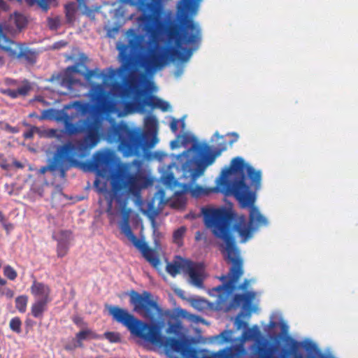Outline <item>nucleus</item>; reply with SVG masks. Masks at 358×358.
<instances>
[{
    "label": "nucleus",
    "instance_id": "nucleus-18",
    "mask_svg": "<svg viewBox=\"0 0 358 358\" xmlns=\"http://www.w3.org/2000/svg\"><path fill=\"white\" fill-rule=\"evenodd\" d=\"M140 46V36L134 34V37L129 40V43L127 45H122L120 49V56L122 57V59L123 62V65L124 68H128L131 65L132 63V57L131 55V51H129L130 48L131 50H136Z\"/></svg>",
    "mask_w": 358,
    "mask_h": 358
},
{
    "label": "nucleus",
    "instance_id": "nucleus-37",
    "mask_svg": "<svg viewBox=\"0 0 358 358\" xmlns=\"http://www.w3.org/2000/svg\"><path fill=\"white\" fill-rule=\"evenodd\" d=\"M66 8V16L69 20H71L73 16L75 13V9L73 5L69 4L65 6Z\"/></svg>",
    "mask_w": 358,
    "mask_h": 358
},
{
    "label": "nucleus",
    "instance_id": "nucleus-38",
    "mask_svg": "<svg viewBox=\"0 0 358 358\" xmlns=\"http://www.w3.org/2000/svg\"><path fill=\"white\" fill-rule=\"evenodd\" d=\"M0 167L3 170H8L9 164L3 154L0 153Z\"/></svg>",
    "mask_w": 358,
    "mask_h": 358
},
{
    "label": "nucleus",
    "instance_id": "nucleus-57",
    "mask_svg": "<svg viewBox=\"0 0 358 358\" xmlns=\"http://www.w3.org/2000/svg\"><path fill=\"white\" fill-rule=\"evenodd\" d=\"M3 62H4V61H3V58L1 56H0V64H3Z\"/></svg>",
    "mask_w": 358,
    "mask_h": 358
},
{
    "label": "nucleus",
    "instance_id": "nucleus-28",
    "mask_svg": "<svg viewBox=\"0 0 358 358\" xmlns=\"http://www.w3.org/2000/svg\"><path fill=\"white\" fill-rule=\"evenodd\" d=\"M69 245L68 241H58L57 245V254L58 257H63L67 255L69 252Z\"/></svg>",
    "mask_w": 358,
    "mask_h": 358
},
{
    "label": "nucleus",
    "instance_id": "nucleus-54",
    "mask_svg": "<svg viewBox=\"0 0 358 358\" xmlns=\"http://www.w3.org/2000/svg\"><path fill=\"white\" fill-rule=\"evenodd\" d=\"M73 322L76 324L78 325L80 324V322H81V319L80 318H75L73 320Z\"/></svg>",
    "mask_w": 358,
    "mask_h": 358
},
{
    "label": "nucleus",
    "instance_id": "nucleus-51",
    "mask_svg": "<svg viewBox=\"0 0 358 358\" xmlns=\"http://www.w3.org/2000/svg\"><path fill=\"white\" fill-rule=\"evenodd\" d=\"M80 106L82 107L81 110H82L83 113H85L87 109V108H88L87 105H86V104H80Z\"/></svg>",
    "mask_w": 358,
    "mask_h": 358
},
{
    "label": "nucleus",
    "instance_id": "nucleus-16",
    "mask_svg": "<svg viewBox=\"0 0 358 358\" xmlns=\"http://www.w3.org/2000/svg\"><path fill=\"white\" fill-rule=\"evenodd\" d=\"M203 265L199 263L189 261L185 266V273L189 275L190 282L198 288L203 287Z\"/></svg>",
    "mask_w": 358,
    "mask_h": 358
},
{
    "label": "nucleus",
    "instance_id": "nucleus-40",
    "mask_svg": "<svg viewBox=\"0 0 358 358\" xmlns=\"http://www.w3.org/2000/svg\"><path fill=\"white\" fill-rule=\"evenodd\" d=\"M176 180L174 178V176L172 174H169L166 178V183L169 185H175L176 184Z\"/></svg>",
    "mask_w": 358,
    "mask_h": 358
},
{
    "label": "nucleus",
    "instance_id": "nucleus-20",
    "mask_svg": "<svg viewBox=\"0 0 358 358\" xmlns=\"http://www.w3.org/2000/svg\"><path fill=\"white\" fill-rule=\"evenodd\" d=\"M31 293L36 297H41L39 300H48L50 301V288L48 285L34 280L31 287Z\"/></svg>",
    "mask_w": 358,
    "mask_h": 358
},
{
    "label": "nucleus",
    "instance_id": "nucleus-21",
    "mask_svg": "<svg viewBox=\"0 0 358 358\" xmlns=\"http://www.w3.org/2000/svg\"><path fill=\"white\" fill-rule=\"evenodd\" d=\"M31 90V86L28 81H25L23 85L17 90L0 89V93L7 95L11 99H16L19 96H26Z\"/></svg>",
    "mask_w": 358,
    "mask_h": 358
},
{
    "label": "nucleus",
    "instance_id": "nucleus-45",
    "mask_svg": "<svg viewBox=\"0 0 358 358\" xmlns=\"http://www.w3.org/2000/svg\"><path fill=\"white\" fill-rule=\"evenodd\" d=\"M6 128L8 131L13 134L18 132V129L16 127H11L9 124H6Z\"/></svg>",
    "mask_w": 358,
    "mask_h": 358
},
{
    "label": "nucleus",
    "instance_id": "nucleus-56",
    "mask_svg": "<svg viewBox=\"0 0 358 358\" xmlns=\"http://www.w3.org/2000/svg\"><path fill=\"white\" fill-rule=\"evenodd\" d=\"M320 358H334V357H329V356H327V355H322Z\"/></svg>",
    "mask_w": 358,
    "mask_h": 358
},
{
    "label": "nucleus",
    "instance_id": "nucleus-46",
    "mask_svg": "<svg viewBox=\"0 0 358 358\" xmlns=\"http://www.w3.org/2000/svg\"><path fill=\"white\" fill-rule=\"evenodd\" d=\"M34 324V322L30 319H27L25 320V325L27 328H31Z\"/></svg>",
    "mask_w": 358,
    "mask_h": 358
},
{
    "label": "nucleus",
    "instance_id": "nucleus-4",
    "mask_svg": "<svg viewBox=\"0 0 358 358\" xmlns=\"http://www.w3.org/2000/svg\"><path fill=\"white\" fill-rule=\"evenodd\" d=\"M157 126L154 116L146 117L144 130L114 122L107 129V139L110 143H117V149L123 156L141 157L158 143Z\"/></svg>",
    "mask_w": 358,
    "mask_h": 358
},
{
    "label": "nucleus",
    "instance_id": "nucleus-23",
    "mask_svg": "<svg viewBox=\"0 0 358 358\" xmlns=\"http://www.w3.org/2000/svg\"><path fill=\"white\" fill-rule=\"evenodd\" d=\"M48 300H36L31 307V314L35 318H42L44 312L47 310Z\"/></svg>",
    "mask_w": 358,
    "mask_h": 358
},
{
    "label": "nucleus",
    "instance_id": "nucleus-7",
    "mask_svg": "<svg viewBox=\"0 0 358 358\" xmlns=\"http://www.w3.org/2000/svg\"><path fill=\"white\" fill-rule=\"evenodd\" d=\"M64 124L65 131L67 134L84 133L85 136L82 139L71 143L73 145L72 152H75L79 158L85 157L90 150L94 148L100 141L101 137V122L96 117L92 119H86L81 122L78 126L71 122L72 117L66 113H62L60 117Z\"/></svg>",
    "mask_w": 358,
    "mask_h": 358
},
{
    "label": "nucleus",
    "instance_id": "nucleus-3",
    "mask_svg": "<svg viewBox=\"0 0 358 358\" xmlns=\"http://www.w3.org/2000/svg\"><path fill=\"white\" fill-rule=\"evenodd\" d=\"M108 311L113 320L127 327L132 335L145 342L163 347L167 352L178 353L182 358H236L232 347L214 353L205 349L191 347V341L180 332L181 327L178 324H171L169 332L176 334L178 338L165 337L157 324L141 321L126 309L117 306H110Z\"/></svg>",
    "mask_w": 358,
    "mask_h": 358
},
{
    "label": "nucleus",
    "instance_id": "nucleus-58",
    "mask_svg": "<svg viewBox=\"0 0 358 358\" xmlns=\"http://www.w3.org/2000/svg\"><path fill=\"white\" fill-rule=\"evenodd\" d=\"M97 358H99V357H97Z\"/></svg>",
    "mask_w": 358,
    "mask_h": 358
},
{
    "label": "nucleus",
    "instance_id": "nucleus-17",
    "mask_svg": "<svg viewBox=\"0 0 358 358\" xmlns=\"http://www.w3.org/2000/svg\"><path fill=\"white\" fill-rule=\"evenodd\" d=\"M255 296V292H248L244 294H236L234 296L231 301V306L236 308L242 306L243 310L245 311L246 315H250L255 308L252 306V301Z\"/></svg>",
    "mask_w": 358,
    "mask_h": 358
},
{
    "label": "nucleus",
    "instance_id": "nucleus-33",
    "mask_svg": "<svg viewBox=\"0 0 358 358\" xmlns=\"http://www.w3.org/2000/svg\"><path fill=\"white\" fill-rule=\"evenodd\" d=\"M3 275L9 280H14L17 276V271L10 265H7L3 268Z\"/></svg>",
    "mask_w": 358,
    "mask_h": 358
},
{
    "label": "nucleus",
    "instance_id": "nucleus-30",
    "mask_svg": "<svg viewBox=\"0 0 358 358\" xmlns=\"http://www.w3.org/2000/svg\"><path fill=\"white\" fill-rule=\"evenodd\" d=\"M56 152L54 154L53 158L49 162L48 165L42 166L39 169L41 174H45L47 171L55 172L56 171Z\"/></svg>",
    "mask_w": 358,
    "mask_h": 358
},
{
    "label": "nucleus",
    "instance_id": "nucleus-22",
    "mask_svg": "<svg viewBox=\"0 0 358 358\" xmlns=\"http://www.w3.org/2000/svg\"><path fill=\"white\" fill-rule=\"evenodd\" d=\"M180 261H174L172 263H168L166 265V271L171 276L175 277L180 271L185 273V266L188 264L189 260L179 258Z\"/></svg>",
    "mask_w": 358,
    "mask_h": 358
},
{
    "label": "nucleus",
    "instance_id": "nucleus-24",
    "mask_svg": "<svg viewBox=\"0 0 358 358\" xmlns=\"http://www.w3.org/2000/svg\"><path fill=\"white\" fill-rule=\"evenodd\" d=\"M99 337L100 336L98 334L90 329L82 330L76 334V342L78 343L79 348L83 347V341L89 339H98Z\"/></svg>",
    "mask_w": 358,
    "mask_h": 358
},
{
    "label": "nucleus",
    "instance_id": "nucleus-8",
    "mask_svg": "<svg viewBox=\"0 0 358 358\" xmlns=\"http://www.w3.org/2000/svg\"><path fill=\"white\" fill-rule=\"evenodd\" d=\"M121 96L129 99L124 101L125 109L128 112L143 111L145 106L159 108L163 112L167 111L170 108L168 102L155 96L148 94L145 90L133 82H129L122 89Z\"/></svg>",
    "mask_w": 358,
    "mask_h": 358
},
{
    "label": "nucleus",
    "instance_id": "nucleus-14",
    "mask_svg": "<svg viewBox=\"0 0 358 358\" xmlns=\"http://www.w3.org/2000/svg\"><path fill=\"white\" fill-rule=\"evenodd\" d=\"M73 145L68 142L59 145L56 150V171L58 170L62 178L66 176V172L71 166L77 164L76 157H79L72 152Z\"/></svg>",
    "mask_w": 358,
    "mask_h": 358
},
{
    "label": "nucleus",
    "instance_id": "nucleus-9",
    "mask_svg": "<svg viewBox=\"0 0 358 358\" xmlns=\"http://www.w3.org/2000/svg\"><path fill=\"white\" fill-rule=\"evenodd\" d=\"M289 339V348H282L265 340L257 341L250 348L251 358H304L299 352L302 343Z\"/></svg>",
    "mask_w": 358,
    "mask_h": 358
},
{
    "label": "nucleus",
    "instance_id": "nucleus-50",
    "mask_svg": "<svg viewBox=\"0 0 358 358\" xmlns=\"http://www.w3.org/2000/svg\"><path fill=\"white\" fill-rule=\"evenodd\" d=\"M5 217L3 215V214L2 213V212L0 211V222L4 224H5Z\"/></svg>",
    "mask_w": 358,
    "mask_h": 358
},
{
    "label": "nucleus",
    "instance_id": "nucleus-25",
    "mask_svg": "<svg viewBox=\"0 0 358 358\" xmlns=\"http://www.w3.org/2000/svg\"><path fill=\"white\" fill-rule=\"evenodd\" d=\"M231 335H232L231 330H224V331H222L220 334L215 335L214 336H212L210 338V341L217 342L220 343H231V342H233Z\"/></svg>",
    "mask_w": 358,
    "mask_h": 358
},
{
    "label": "nucleus",
    "instance_id": "nucleus-15",
    "mask_svg": "<svg viewBox=\"0 0 358 358\" xmlns=\"http://www.w3.org/2000/svg\"><path fill=\"white\" fill-rule=\"evenodd\" d=\"M90 166L100 176H108L112 171L113 162L111 157L106 152H97L93 156Z\"/></svg>",
    "mask_w": 358,
    "mask_h": 358
},
{
    "label": "nucleus",
    "instance_id": "nucleus-53",
    "mask_svg": "<svg viewBox=\"0 0 358 358\" xmlns=\"http://www.w3.org/2000/svg\"><path fill=\"white\" fill-rule=\"evenodd\" d=\"M200 238H201V233H200V231H196V236H195V239L196 241H199Z\"/></svg>",
    "mask_w": 358,
    "mask_h": 358
},
{
    "label": "nucleus",
    "instance_id": "nucleus-10",
    "mask_svg": "<svg viewBox=\"0 0 358 358\" xmlns=\"http://www.w3.org/2000/svg\"><path fill=\"white\" fill-rule=\"evenodd\" d=\"M131 209L122 208V222L120 229L122 232L143 255V257L155 268H157L160 264V260L154 250L150 248L147 243L138 238L133 233L130 224L129 217Z\"/></svg>",
    "mask_w": 358,
    "mask_h": 358
},
{
    "label": "nucleus",
    "instance_id": "nucleus-34",
    "mask_svg": "<svg viewBox=\"0 0 358 358\" xmlns=\"http://www.w3.org/2000/svg\"><path fill=\"white\" fill-rule=\"evenodd\" d=\"M104 337L110 343H120L121 337L119 333L113 331H107L103 334Z\"/></svg>",
    "mask_w": 358,
    "mask_h": 358
},
{
    "label": "nucleus",
    "instance_id": "nucleus-12",
    "mask_svg": "<svg viewBox=\"0 0 358 358\" xmlns=\"http://www.w3.org/2000/svg\"><path fill=\"white\" fill-rule=\"evenodd\" d=\"M129 302L135 312L150 320H155L162 311L157 301L152 299L151 293L148 291H143L141 294L134 290L131 291Z\"/></svg>",
    "mask_w": 358,
    "mask_h": 358
},
{
    "label": "nucleus",
    "instance_id": "nucleus-11",
    "mask_svg": "<svg viewBox=\"0 0 358 358\" xmlns=\"http://www.w3.org/2000/svg\"><path fill=\"white\" fill-rule=\"evenodd\" d=\"M110 185L113 198L117 202H120L126 195H137L140 192L136 175L127 171L113 174Z\"/></svg>",
    "mask_w": 358,
    "mask_h": 358
},
{
    "label": "nucleus",
    "instance_id": "nucleus-32",
    "mask_svg": "<svg viewBox=\"0 0 358 358\" xmlns=\"http://www.w3.org/2000/svg\"><path fill=\"white\" fill-rule=\"evenodd\" d=\"M186 232V227H180L178 229H177L174 232L173 235V241L176 243H180L182 241V239Z\"/></svg>",
    "mask_w": 358,
    "mask_h": 358
},
{
    "label": "nucleus",
    "instance_id": "nucleus-42",
    "mask_svg": "<svg viewBox=\"0 0 358 358\" xmlns=\"http://www.w3.org/2000/svg\"><path fill=\"white\" fill-rule=\"evenodd\" d=\"M77 348H79V346H78V343H77L76 341V343H71V344H66L64 345V349L66 351H73L75 349H76Z\"/></svg>",
    "mask_w": 358,
    "mask_h": 358
},
{
    "label": "nucleus",
    "instance_id": "nucleus-39",
    "mask_svg": "<svg viewBox=\"0 0 358 358\" xmlns=\"http://www.w3.org/2000/svg\"><path fill=\"white\" fill-rule=\"evenodd\" d=\"M37 130V127H32L29 130L23 134V137L26 139H30L34 137V132Z\"/></svg>",
    "mask_w": 358,
    "mask_h": 358
},
{
    "label": "nucleus",
    "instance_id": "nucleus-2",
    "mask_svg": "<svg viewBox=\"0 0 358 358\" xmlns=\"http://www.w3.org/2000/svg\"><path fill=\"white\" fill-rule=\"evenodd\" d=\"M134 5L140 0H124ZM202 0H180L175 17L159 19L155 13L152 3H142L144 10L141 20L145 23L150 34L149 49L145 60L148 70H160L166 64L176 60L186 62L193 51L199 48L201 30L193 20Z\"/></svg>",
    "mask_w": 358,
    "mask_h": 358
},
{
    "label": "nucleus",
    "instance_id": "nucleus-27",
    "mask_svg": "<svg viewBox=\"0 0 358 358\" xmlns=\"http://www.w3.org/2000/svg\"><path fill=\"white\" fill-rule=\"evenodd\" d=\"M10 20L18 29L24 28L27 22L26 17L23 15L17 13H14V15L11 16Z\"/></svg>",
    "mask_w": 358,
    "mask_h": 358
},
{
    "label": "nucleus",
    "instance_id": "nucleus-55",
    "mask_svg": "<svg viewBox=\"0 0 358 358\" xmlns=\"http://www.w3.org/2000/svg\"><path fill=\"white\" fill-rule=\"evenodd\" d=\"M6 5V3L4 2L3 0H0V7H4V6Z\"/></svg>",
    "mask_w": 358,
    "mask_h": 358
},
{
    "label": "nucleus",
    "instance_id": "nucleus-52",
    "mask_svg": "<svg viewBox=\"0 0 358 358\" xmlns=\"http://www.w3.org/2000/svg\"><path fill=\"white\" fill-rule=\"evenodd\" d=\"M231 135L234 137V139L230 142L231 144L233 143V142L237 141L238 137V134L236 133H232Z\"/></svg>",
    "mask_w": 358,
    "mask_h": 358
},
{
    "label": "nucleus",
    "instance_id": "nucleus-6",
    "mask_svg": "<svg viewBox=\"0 0 358 358\" xmlns=\"http://www.w3.org/2000/svg\"><path fill=\"white\" fill-rule=\"evenodd\" d=\"M226 145L220 149L211 150L206 144L194 143L192 150L196 154V157L187 160L182 165V177L187 180L184 183V189L189 192L192 196L199 197L208 193L206 189L195 185L197 179L203 174L206 169L213 164L222 151L226 150Z\"/></svg>",
    "mask_w": 358,
    "mask_h": 358
},
{
    "label": "nucleus",
    "instance_id": "nucleus-29",
    "mask_svg": "<svg viewBox=\"0 0 358 358\" xmlns=\"http://www.w3.org/2000/svg\"><path fill=\"white\" fill-rule=\"evenodd\" d=\"M22 320L19 317H13L9 322V327L13 332L20 334L22 332Z\"/></svg>",
    "mask_w": 358,
    "mask_h": 358
},
{
    "label": "nucleus",
    "instance_id": "nucleus-47",
    "mask_svg": "<svg viewBox=\"0 0 358 358\" xmlns=\"http://www.w3.org/2000/svg\"><path fill=\"white\" fill-rule=\"evenodd\" d=\"M6 83L7 85H16L17 80L11 79V78H6Z\"/></svg>",
    "mask_w": 358,
    "mask_h": 358
},
{
    "label": "nucleus",
    "instance_id": "nucleus-43",
    "mask_svg": "<svg viewBox=\"0 0 358 358\" xmlns=\"http://www.w3.org/2000/svg\"><path fill=\"white\" fill-rule=\"evenodd\" d=\"M5 295L6 297L11 299L14 296V292L12 289L7 288L5 291Z\"/></svg>",
    "mask_w": 358,
    "mask_h": 358
},
{
    "label": "nucleus",
    "instance_id": "nucleus-19",
    "mask_svg": "<svg viewBox=\"0 0 358 358\" xmlns=\"http://www.w3.org/2000/svg\"><path fill=\"white\" fill-rule=\"evenodd\" d=\"M229 272H230V269L229 270L227 275H223L221 277H220V280L223 282V284L218 285L216 287L213 288L214 291L219 292V293L223 292L224 294H225L227 295H229L236 289L245 290L247 289L248 284H249V282L248 280H245L244 282L242 284H241L238 287H237L236 285V282L238 281V280L243 275V274L237 279V280L233 282V289L231 290V289L225 287V285H227L228 282H229L231 281Z\"/></svg>",
    "mask_w": 358,
    "mask_h": 358
},
{
    "label": "nucleus",
    "instance_id": "nucleus-26",
    "mask_svg": "<svg viewBox=\"0 0 358 358\" xmlns=\"http://www.w3.org/2000/svg\"><path fill=\"white\" fill-rule=\"evenodd\" d=\"M15 308L22 313H25L28 303V296L27 295H20L15 298Z\"/></svg>",
    "mask_w": 358,
    "mask_h": 358
},
{
    "label": "nucleus",
    "instance_id": "nucleus-49",
    "mask_svg": "<svg viewBox=\"0 0 358 358\" xmlns=\"http://www.w3.org/2000/svg\"><path fill=\"white\" fill-rule=\"evenodd\" d=\"M305 347H306V350H310L312 348H316L315 345L313 343H310V342H309L308 343V345H306Z\"/></svg>",
    "mask_w": 358,
    "mask_h": 358
},
{
    "label": "nucleus",
    "instance_id": "nucleus-1",
    "mask_svg": "<svg viewBox=\"0 0 358 358\" xmlns=\"http://www.w3.org/2000/svg\"><path fill=\"white\" fill-rule=\"evenodd\" d=\"M262 172L245 162L241 157H234L229 166L224 168L217 180V191L233 195L243 208H249V222L245 215H237L226 208H203L205 224L214 236L222 241L219 249L224 261L230 264L231 281L225 287L233 289V282L243 274V259L235 237L236 231L241 243L252 236L255 227L266 225L267 220L255 206L257 192L261 187Z\"/></svg>",
    "mask_w": 358,
    "mask_h": 358
},
{
    "label": "nucleus",
    "instance_id": "nucleus-35",
    "mask_svg": "<svg viewBox=\"0 0 358 358\" xmlns=\"http://www.w3.org/2000/svg\"><path fill=\"white\" fill-rule=\"evenodd\" d=\"M146 211L149 217H154L158 215L159 211L155 206L154 200L148 203Z\"/></svg>",
    "mask_w": 358,
    "mask_h": 358
},
{
    "label": "nucleus",
    "instance_id": "nucleus-5",
    "mask_svg": "<svg viewBox=\"0 0 358 358\" xmlns=\"http://www.w3.org/2000/svg\"><path fill=\"white\" fill-rule=\"evenodd\" d=\"M82 64L79 62L66 67L64 71L57 73H53L49 78V81L65 88L71 93L73 86L76 85H82L80 80L74 77V74H79L84 76L86 81L91 85L90 91L91 100L95 103L101 110L113 113L116 109V102L111 98L110 94L105 90L102 84L91 82L92 78H101L103 75L99 73V69L91 70L86 68L87 71L83 72L79 69Z\"/></svg>",
    "mask_w": 358,
    "mask_h": 358
},
{
    "label": "nucleus",
    "instance_id": "nucleus-41",
    "mask_svg": "<svg viewBox=\"0 0 358 358\" xmlns=\"http://www.w3.org/2000/svg\"><path fill=\"white\" fill-rule=\"evenodd\" d=\"M178 120L173 118L171 122H170V128L171 131L174 133H176L178 129Z\"/></svg>",
    "mask_w": 358,
    "mask_h": 358
},
{
    "label": "nucleus",
    "instance_id": "nucleus-44",
    "mask_svg": "<svg viewBox=\"0 0 358 358\" xmlns=\"http://www.w3.org/2000/svg\"><path fill=\"white\" fill-rule=\"evenodd\" d=\"M48 24H49V27L51 29H54V28L57 27V20H55L49 19L48 20Z\"/></svg>",
    "mask_w": 358,
    "mask_h": 358
},
{
    "label": "nucleus",
    "instance_id": "nucleus-13",
    "mask_svg": "<svg viewBox=\"0 0 358 358\" xmlns=\"http://www.w3.org/2000/svg\"><path fill=\"white\" fill-rule=\"evenodd\" d=\"M8 55L27 65H34L38 59V52L30 48L24 43L10 41L7 46H1Z\"/></svg>",
    "mask_w": 358,
    "mask_h": 358
},
{
    "label": "nucleus",
    "instance_id": "nucleus-31",
    "mask_svg": "<svg viewBox=\"0 0 358 358\" xmlns=\"http://www.w3.org/2000/svg\"><path fill=\"white\" fill-rule=\"evenodd\" d=\"M259 334L257 327L253 328H246V329L242 334V338L244 340H250L255 338Z\"/></svg>",
    "mask_w": 358,
    "mask_h": 358
},
{
    "label": "nucleus",
    "instance_id": "nucleus-36",
    "mask_svg": "<svg viewBox=\"0 0 358 358\" xmlns=\"http://www.w3.org/2000/svg\"><path fill=\"white\" fill-rule=\"evenodd\" d=\"M243 312L239 313L234 321V325L238 330L241 329H246L248 326L247 322L241 319V316L243 315Z\"/></svg>",
    "mask_w": 358,
    "mask_h": 358
},
{
    "label": "nucleus",
    "instance_id": "nucleus-48",
    "mask_svg": "<svg viewBox=\"0 0 358 358\" xmlns=\"http://www.w3.org/2000/svg\"><path fill=\"white\" fill-rule=\"evenodd\" d=\"M13 165L18 169H22L24 167L23 164L20 162H18L17 160H15L13 162Z\"/></svg>",
    "mask_w": 358,
    "mask_h": 358
}]
</instances>
